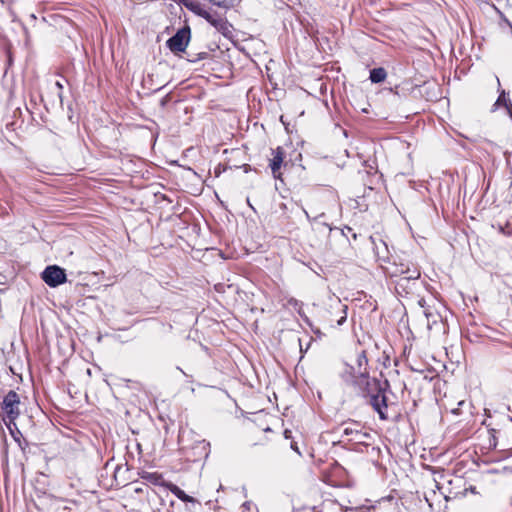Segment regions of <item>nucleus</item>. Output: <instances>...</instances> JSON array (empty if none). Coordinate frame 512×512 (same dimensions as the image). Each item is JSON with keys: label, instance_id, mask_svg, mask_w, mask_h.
I'll use <instances>...</instances> for the list:
<instances>
[{"label": "nucleus", "instance_id": "nucleus-1", "mask_svg": "<svg viewBox=\"0 0 512 512\" xmlns=\"http://www.w3.org/2000/svg\"><path fill=\"white\" fill-rule=\"evenodd\" d=\"M366 386L361 389L367 403L378 414L382 421H394L400 416V410L396 403L389 402L386 388L379 380H365Z\"/></svg>", "mask_w": 512, "mask_h": 512}, {"label": "nucleus", "instance_id": "nucleus-2", "mask_svg": "<svg viewBox=\"0 0 512 512\" xmlns=\"http://www.w3.org/2000/svg\"><path fill=\"white\" fill-rule=\"evenodd\" d=\"M311 457L319 467L321 480L326 484L339 488H351L354 485V480L347 470L336 460L331 459L330 462H325L320 457H316L314 453L311 454Z\"/></svg>", "mask_w": 512, "mask_h": 512}, {"label": "nucleus", "instance_id": "nucleus-3", "mask_svg": "<svg viewBox=\"0 0 512 512\" xmlns=\"http://www.w3.org/2000/svg\"><path fill=\"white\" fill-rule=\"evenodd\" d=\"M185 7L196 14L197 16L205 19L209 24H211L217 31L222 34H226L229 32V23L225 17L220 15L215 11H211L206 9L201 3L194 1H183Z\"/></svg>", "mask_w": 512, "mask_h": 512}, {"label": "nucleus", "instance_id": "nucleus-4", "mask_svg": "<svg viewBox=\"0 0 512 512\" xmlns=\"http://www.w3.org/2000/svg\"><path fill=\"white\" fill-rule=\"evenodd\" d=\"M376 256L384 274L392 281L407 276V274H409L407 268L418 267L415 263L404 261L401 258L391 259L388 256H381L378 251L376 252Z\"/></svg>", "mask_w": 512, "mask_h": 512}, {"label": "nucleus", "instance_id": "nucleus-5", "mask_svg": "<svg viewBox=\"0 0 512 512\" xmlns=\"http://www.w3.org/2000/svg\"><path fill=\"white\" fill-rule=\"evenodd\" d=\"M409 274L405 277L393 280L395 292L400 297H412L416 295L421 286L420 277L421 271L419 267L407 268Z\"/></svg>", "mask_w": 512, "mask_h": 512}, {"label": "nucleus", "instance_id": "nucleus-6", "mask_svg": "<svg viewBox=\"0 0 512 512\" xmlns=\"http://www.w3.org/2000/svg\"><path fill=\"white\" fill-rule=\"evenodd\" d=\"M342 436L345 440L353 444L369 445L371 440L370 433L364 431V427L357 421L344 422L341 425Z\"/></svg>", "mask_w": 512, "mask_h": 512}, {"label": "nucleus", "instance_id": "nucleus-7", "mask_svg": "<svg viewBox=\"0 0 512 512\" xmlns=\"http://www.w3.org/2000/svg\"><path fill=\"white\" fill-rule=\"evenodd\" d=\"M354 371L355 380L354 383L360 388L363 389L366 386V380H377L376 378H371L369 376L368 371V357L366 350H361L357 353L356 356V364L351 367Z\"/></svg>", "mask_w": 512, "mask_h": 512}, {"label": "nucleus", "instance_id": "nucleus-8", "mask_svg": "<svg viewBox=\"0 0 512 512\" xmlns=\"http://www.w3.org/2000/svg\"><path fill=\"white\" fill-rule=\"evenodd\" d=\"M271 158L269 159V168L271 169V173L275 179L283 181V172L286 171L289 167V161L285 160V151L283 147L278 146L275 149H271Z\"/></svg>", "mask_w": 512, "mask_h": 512}, {"label": "nucleus", "instance_id": "nucleus-9", "mask_svg": "<svg viewBox=\"0 0 512 512\" xmlns=\"http://www.w3.org/2000/svg\"><path fill=\"white\" fill-rule=\"evenodd\" d=\"M191 38V29L189 26H184L179 29L175 35L169 38L166 42L167 47L174 54L184 52L188 46Z\"/></svg>", "mask_w": 512, "mask_h": 512}, {"label": "nucleus", "instance_id": "nucleus-10", "mask_svg": "<svg viewBox=\"0 0 512 512\" xmlns=\"http://www.w3.org/2000/svg\"><path fill=\"white\" fill-rule=\"evenodd\" d=\"M19 405V395L13 390L9 391L3 399L2 410L10 422H14L20 415Z\"/></svg>", "mask_w": 512, "mask_h": 512}, {"label": "nucleus", "instance_id": "nucleus-11", "mask_svg": "<svg viewBox=\"0 0 512 512\" xmlns=\"http://www.w3.org/2000/svg\"><path fill=\"white\" fill-rule=\"evenodd\" d=\"M42 279L48 286L57 287L67 281V276L63 268L51 265L42 272Z\"/></svg>", "mask_w": 512, "mask_h": 512}, {"label": "nucleus", "instance_id": "nucleus-12", "mask_svg": "<svg viewBox=\"0 0 512 512\" xmlns=\"http://www.w3.org/2000/svg\"><path fill=\"white\" fill-rule=\"evenodd\" d=\"M315 512H344L343 506L334 499H324L319 505H313Z\"/></svg>", "mask_w": 512, "mask_h": 512}, {"label": "nucleus", "instance_id": "nucleus-13", "mask_svg": "<svg viewBox=\"0 0 512 512\" xmlns=\"http://www.w3.org/2000/svg\"><path fill=\"white\" fill-rule=\"evenodd\" d=\"M140 478L144 481V484L147 485V483L152 484L154 486H164L165 484H168L164 480V477L159 472H148V471H142L139 473Z\"/></svg>", "mask_w": 512, "mask_h": 512}, {"label": "nucleus", "instance_id": "nucleus-14", "mask_svg": "<svg viewBox=\"0 0 512 512\" xmlns=\"http://www.w3.org/2000/svg\"><path fill=\"white\" fill-rule=\"evenodd\" d=\"M165 488H167L171 493H173L179 500L185 502V503H194L196 500L192 497L187 495L182 489H180L176 484L172 482H168V484H165Z\"/></svg>", "mask_w": 512, "mask_h": 512}, {"label": "nucleus", "instance_id": "nucleus-15", "mask_svg": "<svg viewBox=\"0 0 512 512\" xmlns=\"http://www.w3.org/2000/svg\"><path fill=\"white\" fill-rule=\"evenodd\" d=\"M387 78V72L383 67L374 68L370 70L369 79L372 83L384 82Z\"/></svg>", "mask_w": 512, "mask_h": 512}, {"label": "nucleus", "instance_id": "nucleus-16", "mask_svg": "<svg viewBox=\"0 0 512 512\" xmlns=\"http://www.w3.org/2000/svg\"><path fill=\"white\" fill-rule=\"evenodd\" d=\"M232 167L240 168L241 166L240 165H231L230 164V159H228L225 164H219L215 168L214 174H215L216 177H219L222 172L226 171L227 169H231Z\"/></svg>", "mask_w": 512, "mask_h": 512}, {"label": "nucleus", "instance_id": "nucleus-17", "mask_svg": "<svg viewBox=\"0 0 512 512\" xmlns=\"http://www.w3.org/2000/svg\"><path fill=\"white\" fill-rule=\"evenodd\" d=\"M134 492L136 494H145L146 498L149 499L151 494H156V491L152 488H150L148 485H145V487H135Z\"/></svg>", "mask_w": 512, "mask_h": 512}, {"label": "nucleus", "instance_id": "nucleus-18", "mask_svg": "<svg viewBox=\"0 0 512 512\" xmlns=\"http://www.w3.org/2000/svg\"><path fill=\"white\" fill-rule=\"evenodd\" d=\"M496 104L504 105L506 108H508L509 106H512L510 100L506 98V94L504 91L499 95V97L496 101Z\"/></svg>", "mask_w": 512, "mask_h": 512}, {"label": "nucleus", "instance_id": "nucleus-19", "mask_svg": "<svg viewBox=\"0 0 512 512\" xmlns=\"http://www.w3.org/2000/svg\"><path fill=\"white\" fill-rule=\"evenodd\" d=\"M209 56L210 55L208 52H201V53H198L196 56L188 55V60L190 62H197L199 60L207 59Z\"/></svg>", "mask_w": 512, "mask_h": 512}, {"label": "nucleus", "instance_id": "nucleus-20", "mask_svg": "<svg viewBox=\"0 0 512 512\" xmlns=\"http://www.w3.org/2000/svg\"><path fill=\"white\" fill-rule=\"evenodd\" d=\"M293 512H315V508L313 506L304 505L299 508H295Z\"/></svg>", "mask_w": 512, "mask_h": 512}, {"label": "nucleus", "instance_id": "nucleus-21", "mask_svg": "<svg viewBox=\"0 0 512 512\" xmlns=\"http://www.w3.org/2000/svg\"><path fill=\"white\" fill-rule=\"evenodd\" d=\"M290 447H291V449H293L295 452H297L299 455L301 454V453H300V451H299V447H298V445H297V443H296V442L292 441V442L290 443Z\"/></svg>", "mask_w": 512, "mask_h": 512}, {"label": "nucleus", "instance_id": "nucleus-22", "mask_svg": "<svg viewBox=\"0 0 512 512\" xmlns=\"http://www.w3.org/2000/svg\"><path fill=\"white\" fill-rule=\"evenodd\" d=\"M291 434H292V432H291L290 430H287V429H286V430L284 431V437H285L286 439H290V438H292V435H291Z\"/></svg>", "mask_w": 512, "mask_h": 512}, {"label": "nucleus", "instance_id": "nucleus-23", "mask_svg": "<svg viewBox=\"0 0 512 512\" xmlns=\"http://www.w3.org/2000/svg\"><path fill=\"white\" fill-rule=\"evenodd\" d=\"M345 320H346V316L344 315V316H342V317L337 321V324H338V325H342V324L345 322Z\"/></svg>", "mask_w": 512, "mask_h": 512}, {"label": "nucleus", "instance_id": "nucleus-24", "mask_svg": "<svg viewBox=\"0 0 512 512\" xmlns=\"http://www.w3.org/2000/svg\"><path fill=\"white\" fill-rule=\"evenodd\" d=\"M424 314L427 317V319H429L432 316V314L428 311H424Z\"/></svg>", "mask_w": 512, "mask_h": 512}, {"label": "nucleus", "instance_id": "nucleus-25", "mask_svg": "<svg viewBox=\"0 0 512 512\" xmlns=\"http://www.w3.org/2000/svg\"><path fill=\"white\" fill-rule=\"evenodd\" d=\"M15 440H16V441H18L19 446H20L22 449H24V447L22 446V443H21L17 438H15Z\"/></svg>", "mask_w": 512, "mask_h": 512}, {"label": "nucleus", "instance_id": "nucleus-26", "mask_svg": "<svg viewBox=\"0 0 512 512\" xmlns=\"http://www.w3.org/2000/svg\"><path fill=\"white\" fill-rule=\"evenodd\" d=\"M297 158H298L299 160H301V158H302L301 153H297Z\"/></svg>", "mask_w": 512, "mask_h": 512}, {"label": "nucleus", "instance_id": "nucleus-27", "mask_svg": "<svg viewBox=\"0 0 512 512\" xmlns=\"http://www.w3.org/2000/svg\"><path fill=\"white\" fill-rule=\"evenodd\" d=\"M423 303H424V299H421V300L419 301V304H420L422 307H423Z\"/></svg>", "mask_w": 512, "mask_h": 512}, {"label": "nucleus", "instance_id": "nucleus-28", "mask_svg": "<svg viewBox=\"0 0 512 512\" xmlns=\"http://www.w3.org/2000/svg\"><path fill=\"white\" fill-rule=\"evenodd\" d=\"M240 151L239 150H231V153H239Z\"/></svg>", "mask_w": 512, "mask_h": 512}, {"label": "nucleus", "instance_id": "nucleus-29", "mask_svg": "<svg viewBox=\"0 0 512 512\" xmlns=\"http://www.w3.org/2000/svg\"><path fill=\"white\" fill-rule=\"evenodd\" d=\"M263 431L264 432H271L270 428H265Z\"/></svg>", "mask_w": 512, "mask_h": 512}, {"label": "nucleus", "instance_id": "nucleus-30", "mask_svg": "<svg viewBox=\"0 0 512 512\" xmlns=\"http://www.w3.org/2000/svg\"><path fill=\"white\" fill-rule=\"evenodd\" d=\"M258 444H259V442H256V441L252 442V445H253V446H256V445H258Z\"/></svg>", "mask_w": 512, "mask_h": 512}]
</instances>
